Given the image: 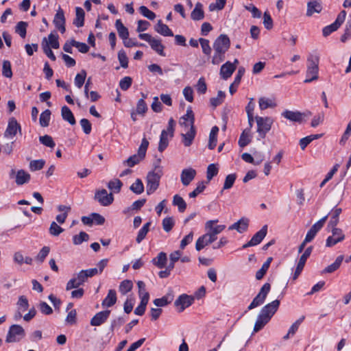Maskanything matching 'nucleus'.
Masks as SVG:
<instances>
[{
  "mask_svg": "<svg viewBox=\"0 0 351 351\" xmlns=\"http://www.w3.org/2000/svg\"><path fill=\"white\" fill-rule=\"evenodd\" d=\"M350 37H351V19L348 21L346 24L344 33L341 36V41L343 43H345Z\"/></svg>",
  "mask_w": 351,
  "mask_h": 351,
  "instance_id": "64",
  "label": "nucleus"
},
{
  "mask_svg": "<svg viewBox=\"0 0 351 351\" xmlns=\"http://www.w3.org/2000/svg\"><path fill=\"white\" fill-rule=\"evenodd\" d=\"M282 116L291 121L301 123L305 114L299 111L286 110L282 113Z\"/></svg>",
  "mask_w": 351,
  "mask_h": 351,
  "instance_id": "21",
  "label": "nucleus"
},
{
  "mask_svg": "<svg viewBox=\"0 0 351 351\" xmlns=\"http://www.w3.org/2000/svg\"><path fill=\"white\" fill-rule=\"evenodd\" d=\"M95 199L97 200L101 205L108 206L113 202L114 197L112 193H108L106 189H101L96 191Z\"/></svg>",
  "mask_w": 351,
  "mask_h": 351,
  "instance_id": "12",
  "label": "nucleus"
},
{
  "mask_svg": "<svg viewBox=\"0 0 351 351\" xmlns=\"http://www.w3.org/2000/svg\"><path fill=\"white\" fill-rule=\"evenodd\" d=\"M242 344V341L240 337H235L230 339L228 343V351H239L240 347Z\"/></svg>",
  "mask_w": 351,
  "mask_h": 351,
  "instance_id": "43",
  "label": "nucleus"
},
{
  "mask_svg": "<svg viewBox=\"0 0 351 351\" xmlns=\"http://www.w3.org/2000/svg\"><path fill=\"white\" fill-rule=\"evenodd\" d=\"M206 235L204 234L200 237L198 238V239L196 241L195 243V249L197 251L202 250L205 246L210 244V241L208 240V237L206 239Z\"/></svg>",
  "mask_w": 351,
  "mask_h": 351,
  "instance_id": "56",
  "label": "nucleus"
},
{
  "mask_svg": "<svg viewBox=\"0 0 351 351\" xmlns=\"http://www.w3.org/2000/svg\"><path fill=\"white\" fill-rule=\"evenodd\" d=\"M271 289V285L269 283H265L263 287L261 288L258 293L256 296L253 299L252 302L248 306L247 309L252 310L261 304H263L265 300V298Z\"/></svg>",
  "mask_w": 351,
  "mask_h": 351,
  "instance_id": "7",
  "label": "nucleus"
},
{
  "mask_svg": "<svg viewBox=\"0 0 351 351\" xmlns=\"http://www.w3.org/2000/svg\"><path fill=\"white\" fill-rule=\"evenodd\" d=\"M149 44L150 45L152 49L157 52L159 55L165 56V53H164L165 46L161 43L160 40L153 38Z\"/></svg>",
  "mask_w": 351,
  "mask_h": 351,
  "instance_id": "36",
  "label": "nucleus"
},
{
  "mask_svg": "<svg viewBox=\"0 0 351 351\" xmlns=\"http://www.w3.org/2000/svg\"><path fill=\"white\" fill-rule=\"evenodd\" d=\"M137 286L138 288V295L141 300L145 299V300H149V294L145 289V282L143 281H138Z\"/></svg>",
  "mask_w": 351,
  "mask_h": 351,
  "instance_id": "52",
  "label": "nucleus"
},
{
  "mask_svg": "<svg viewBox=\"0 0 351 351\" xmlns=\"http://www.w3.org/2000/svg\"><path fill=\"white\" fill-rule=\"evenodd\" d=\"M117 302V293L115 290L110 289L108 291L107 296L101 302L103 307H111Z\"/></svg>",
  "mask_w": 351,
  "mask_h": 351,
  "instance_id": "25",
  "label": "nucleus"
},
{
  "mask_svg": "<svg viewBox=\"0 0 351 351\" xmlns=\"http://www.w3.org/2000/svg\"><path fill=\"white\" fill-rule=\"evenodd\" d=\"M257 123V132L262 138H265L266 134L271 130L274 120L271 117H261L256 116L255 117Z\"/></svg>",
  "mask_w": 351,
  "mask_h": 351,
  "instance_id": "5",
  "label": "nucleus"
},
{
  "mask_svg": "<svg viewBox=\"0 0 351 351\" xmlns=\"http://www.w3.org/2000/svg\"><path fill=\"white\" fill-rule=\"evenodd\" d=\"M123 183L119 179H114L108 183V188L115 193L120 192Z\"/></svg>",
  "mask_w": 351,
  "mask_h": 351,
  "instance_id": "48",
  "label": "nucleus"
},
{
  "mask_svg": "<svg viewBox=\"0 0 351 351\" xmlns=\"http://www.w3.org/2000/svg\"><path fill=\"white\" fill-rule=\"evenodd\" d=\"M322 134H311L304 137L300 140V146L302 150H304L307 145L311 143L313 140L318 139L322 136Z\"/></svg>",
  "mask_w": 351,
  "mask_h": 351,
  "instance_id": "40",
  "label": "nucleus"
},
{
  "mask_svg": "<svg viewBox=\"0 0 351 351\" xmlns=\"http://www.w3.org/2000/svg\"><path fill=\"white\" fill-rule=\"evenodd\" d=\"M312 250H313L312 246L308 247L305 250L304 252L300 256L299 261L298 263L296 269L295 270L294 274H293V280L297 279L298 277L299 276V275L300 274V273L302 272V271L305 265L307 258L310 256V255L312 252Z\"/></svg>",
  "mask_w": 351,
  "mask_h": 351,
  "instance_id": "16",
  "label": "nucleus"
},
{
  "mask_svg": "<svg viewBox=\"0 0 351 351\" xmlns=\"http://www.w3.org/2000/svg\"><path fill=\"white\" fill-rule=\"evenodd\" d=\"M155 30L158 34L165 36H173V32L169 29V27L162 23L161 20H159L157 23V24L155 26Z\"/></svg>",
  "mask_w": 351,
  "mask_h": 351,
  "instance_id": "28",
  "label": "nucleus"
},
{
  "mask_svg": "<svg viewBox=\"0 0 351 351\" xmlns=\"http://www.w3.org/2000/svg\"><path fill=\"white\" fill-rule=\"evenodd\" d=\"M168 135L167 131H165V130L162 131L158 147L160 152H162L169 145Z\"/></svg>",
  "mask_w": 351,
  "mask_h": 351,
  "instance_id": "41",
  "label": "nucleus"
},
{
  "mask_svg": "<svg viewBox=\"0 0 351 351\" xmlns=\"http://www.w3.org/2000/svg\"><path fill=\"white\" fill-rule=\"evenodd\" d=\"M194 301L192 296L186 294H182L180 295L174 302V305L178 308V312H182L186 308L191 306Z\"/></svg>",
  "mask_w": 351,
  "mask_h": 351,
  "instance_id": "14",
  "label": "nucleus"
},
{
  "mask_svg": "<svg viewBox=\"0 0 351 351\" xmlns=\"http://www.w3.org/2000/svg\"><path fill=\"white\" fill-rule=\"evenodd\" d=\"M269 319L258 314L256 321L254 324V332H257L261 330L269 322Z\"/></svg>",
  "mask_w": 351,
  "mask_h": 351,
  "instance_id": "45",
  "label": "nucleus"
},
{
  "mask_svg": "<svg viewBox=\"0 0 351 351\" xmlns=\"http://www.w3.org/2000/svg\"><path fill=\"white\" fill-rule=\"evenodd\" d=\"M173 295L171 293H168L161 298H157L154 300V304L156 306H165L172 302Z\"/></svg>",
  "mask_w": 351,
  "mask_h": 351,
  "instance_id": "39",
  "label": "nucleus"
},
{
  "mask_svg": "<svg viewBox=\"0 0 351 351\" xmlns=\"http://www.w3.org/2000/svg\"><path fill=\"white\" fill-rule=\"evenodd\" d=\"M18 310L22 312L27 310L29 308V302L27 298L24 295H21L17 302Z\"/></svg>",
  "mask_w": 351,
  "mask_h": 351,
  "instance_id": "63",
  "label": "nucleus"
},
{
  "mask_svg": "<svg viewBox=\"0 0 351 351\" xmlns=\"http://www.w3.org/2000/svg\"><path fill=\"white\" fill-rule=\"evenodd\" d=\"M9 176L11 179H15V182L18 186L28 183L31 179L30 174L24 169H20L16 171L12 169L10 171Z\"/></svg>",
  "mask_w": 351,
  "mask_h": 351,
  "instance_id": "10",
  "label": "nucleus"
},
{
  "mask_svg": "<svg viewBox=\"0 0 351 351\" xmlns=\"http://www.w3.org/2000/svg\"><path fill=\"white\" fill-rule=\"evenodd\" d=\"M45 164V161L43 159L33 160L30 161L29 168L31 171H36L41 170Z\"/></svg>",
  "mask_w": 351,
  "mask_h": 351,
  "instance_id": "50",
  "label": "nucleus"
},
{
  "mask_svg": "<svg viewBox=\"0 0 351 351\" xmlns=\"http://www.w3.org/2000/svg\"><path fill=\"white\" fill-rule=\"evenodd\" d=\"M162 171L160 166L156 167L154 171H150L147 176V193L152 194L159 186Z\"/></svg>",
  "mask_w": 351,
  "mask_h": 351,
  "instance_id": "3",
  "label": "nucleus"
},
{
  "mask_svg": "<svg viewBox=\"0 0 351 351\" xmlns=\"http://www.w3.org/2000/svg\"><path fill=\"white\" fill-rule=\"evenodd\" d=\"M49 232L51 235L58 237L64 232V229L58 226L56 222L52 221L50 225Z\"/></svg>",
  "mask_w": 351,
  "mask_h": 351,
  "instance_id": "59",
  "label": "nucleus"
},
{
  "mask_svg": "<svg viewBox=\"0 0 351 351\" xmlns=\"http://www.w3.org/2000/svg\"><path fill=\"white\" fill-rule=\"evenodd\" d=\"M25 335L23 328L18 324L12 325L6 336L5 341L7 343H14L19 341Z\"/></svg>",
  "mask_w": 351,
  "mask_h": 351,
  "instance_id": "6",
  "label": "nucleus"
},
{
  "mask_svg": "<svg viewBox=\"0 0 351 351\" xmlns=\"http://www.w3.org/2000/svg\"><path fill=\"white\" fill-rule=\"evenodd\" d=\"M172 204L173 206H177L178 210L183 213L186 208V204L184 199L179 195H175L173 197Z\"/></svg>",
  "mask_w": 351,
  "mask_h": 351,
  "instance_id": "42",
  "label": "nucleus"
},
{
  "mask_svg": "<svg viewBox=\"0 0 351 351\" xmlns=\"http://www.w3.org/2000/svg\"><path fill=\"white\" fill-rule=\"evenodd\" d=\"M191 17L193 21H200L204 18L203 5L201 3L197 2L195 4V8L191 12Z\"/></svg>",
  "mask_w": 351,
  "mask_h": 351,
  "instance_id": "29",
  "label": "nucleus"
},
{
  "mask_svg": "<svg viewBox=\"0 0 351 351\" xmlns=\"http://www.w3.org/2000/svg\"><path fill=\"white\" fill-rule=\"evenodd\" d=\"M251 142V132L250 129H245L239 139V145L241 147L247 146Z\"/></svg>",
  "mask_w": 351,
  "mask_h": 351,
  "instance_id": "32",
  "label": "nucleus"
},
{
  "mask_svg": "<svg viewBox=\"0 0 351 351\" xmlns=\"http://www.w3.org/2000/svg\"><path fill=\"white\" fill-rule=\"evenodd\" d=\"M151 226V222H147L143 225V226L139 230L136 241L138 243H140L146 237L147 232L149 230V226Z\"/></svg>",
  "mask_w": 351,
  "mask_h": 351,
  "instance_id": "44",
  "label": "nucleus"
},
{
  "mask_svg": "<svg viewBox=\"0 0 351 351\" xmlns=\"http://www.w3.org/2000/svg\"><path fill=\"white\" fill-rule=\"evenodd\" d=\"M218 222V219L215 220H209L206 222L205 223V228L206 230H210L213 234L217 235L218 234L221 233L226 228L224 225H218L215 227H214V224L217 223Z\"/></svg>",
  "mask_w": 351,
  "mask_h": 351,
  "instance_id": "26",
  "label": "nucleus"
},
{
  "mask_svg": "<svg viewBox=\"0 0 351 351\" xmlns=\"http://www.w3.org/2000/svg\"><path fill=\"white\" fill-rule=\"evenodd\" d=\"M61 114L62 117V119L64 121H68L71 125H75V119L73 116V112L69 109V107L66 106H64L61 108Z\"/></svg>",
  "mask_w": 351,
  "mask_h": 351,
  "instance_id": "31",
  "label": "nucleus"
},
{
  "mask_svg": "<svg viewBox=\"0 0 351 351\" xmlns=\"http://www.w3.org/2000/svg\"><path fill=\"white\" fill-rule=\"evenodd\" d=\"M258 106L260 109L263 110L269 108H275L277 106V104L274 98L261 97L258 99Z\"/></svg>",
  "mask_w": 351,
  "mask_h": 351,
  "instance_id": "24",
  "label": "nucleus"
},
{
  "mask_svg": "<svg viewBox=\"0 0 351 351\" xmlns=\"http://www.w3.org/2000/svg\"><path fill=\"white\" fill-rule=\"evenodd\" d=\"M42 46H43V51L46 54V56L49 59H51L52 61H55L56 58L53 52L51 49L50 47L49 46V44L47 43V40L46 38H43V43H42Z\"/></svg>",
  "mask_w": 351,
  "mask_h": 351,
  "instance_id": "55",
  "label": "nucleus"
},
{
  "mask_svg": "<svg viewBox=\"0 0 351 351\" xmlns=\"http://www.w3.org/2000/svg\"><path fill=\"white\" fill-rule=\"evenodd\" d=\"M51 111L49 109L45 110L40 115L39 122L42 127H47L51 119Z\"/></svg>",
  "mask_w": 351,
  "mask_h": 351,
  "instance_id": "47",
  "label": "nucleus"
},
{
  "mask_svg": "<svg viewBox=\"0 0 351 351\" xmlns=\"http://www.w3.org/2000/svg\"><path fill=\"white\" fill-rule=\"evenodd\" d=\"M267 233V226L265 225L262 228L257 232L252 239L245 244L243 245V248H247L252 246H255L259 244L265 237Z\"/></svg>",
  "mask_w": 351,
  "mask_h": 351,
  "instance_id": "13",
  "label": "nucleus"
},
{
  "mask_svg": "<svg viewBox=\"0 0 351 351\" xmlns=\"http://www.w3.org/2000/svg\"><path fill=\"white\" fill-rule=\"evenodd\" d=\"M53 23L56 26V27L65 24V17L64 11L60 7L59 9L57 10V12L55 15L54 19H53Z\"/></svg>",
  "mask_w": 351,
  "mask_h": 351,
  "instance_id": "46",
  "label": "nucleus"
},
{
  "mask_svg": "<svg viewBox=\"0 0 351 351\" xmlns=\"http://www.w3.org/2000/svg\"><path fill=\"white\" fill-rule=\"evenodd\" d=\"M89 239V235L85 232H80L79 234L73 237V243L74 245H80L84 241Z\"/></svg>",
  "mask_w": 351,
  "mask_h": 351,
  "instance_id": "57",
  "label": "nucleus"
},
{
  "mask_svg": "<svg viewBox=\"0 0 351 351\" xmlns=\"http://www.w3.org/2000/svg\"><path fill=\"white\" fill-rule=\"evenodd\" d=\"M226 95L225 93L222 90H219L217 93V97H212L210 99V102L212 106L217 107V106L220 105L225 97Z\"/></svg>",
  "mask_w": 351,
  "mask_h": 351,
  "instance_id": "60",
  "label": "nucleus"
},
{
  "mask_svg": "<svg viewBox=\"0 0 351 351\" xmlns=\"http://www.w3.org/2000/svg\"><path fill=\"white\" fill-rule=\"evenodd\" d=\"M230 46V40L226 34H220L213 43V49L216 52L226 53Z\"/></svg>",
  "mask_w": 351,
  "mask_h": 351,
  "instance_id": "8",
  "label": "nucleus"
},
{
  "mask_svg": "<svg viewBox=\"0 0 351 351\" xmlns=\"http://www.w3.org/2000/svg\"><path fill=\"white\" fill-rule=\"evenodd\" d=\"M39 141L43 145L52 149L56 146V143L53 138L48 134L40 136Z\"/></svg>",
  "mask_w": 351,
  "mask_h": 351,
  "instance_id": "53",
  "label": "nucleus"
},
{
  "mask_svg": "<svg viewBox=\"0 0 351 351\" xmlns=\"http://www.w3.org/2000/svg\"><path fill=\"white\" fill-rule=\"evenodd\" d=\"M219 132L217 126H213L209 134V142L208 147L210 149H213L217 145V135Z\"/></svg>",
  "mask_w": 351,
  "mask_h": 351,
  "instance_id": "37",
  "label": "nucleus"
},
{
  "mask_svg": "<svg viewBox=\"0 0 351 351\" xmlns=\"http://www.w3.org/2000/svg\"><path fill=\"white\" fill-rule=\"evenodd\" d=\"M21 125L18 123L16 119L14 117H11L8 121L4 136L6 138H13L16 134L17 131H21Z\"/></svg>",
  "mask_w": 351,
  "mask_h": 351,
  "instance_id": "17",
  "label": "nucleus"
},
{
  "mask_svg": "<svg viewBox=\"0 0 351 351\" xmlns=\"http://www.w3.org/2000/svg\"><path fill=\"white\" fill-rule=\"evenodd\" d=\"M236 70V64H232L230 61L223 64L220 69V75L223 80H226L232 75Z\"/></svg>",
  "mask_w": 351,
  "mask_h": 351,
  "instance_id": "20",
  "label": "nucleus"
},
{
  "mask_svg": "<svg viewBox=\"0 0 351 351\" xmlns=\"http://www.w3.org/2000/svg\"><path fill=\"white\" fill-rule=\"evenodd\" d=\"M2 75L8 78L12 77L11 63L9 60H3L2 64Z\"/></svg>",
  "mask_w": 351,
  "mask_h": 351,
  "instance_id": "54",
  "label": "nucleus"
},
{
  "mask_svg": "<svg viewBox=\"0 0 351 351\" xmlns=\"http://www.w3.org/2000/svg\"><path fill=\"white\" fill-rule=\"evenodd\" d=\"M58 210L60 212H63V213L58 215L56 217V219L59 223L62 224L66 221V219L68 216V213L71 210V207L64 205H59L58 206Z\"/></svg>",
  "mask_w": 351,
  "mask_h": 351,
  "instance_id": "34",
  "label": "nucleus"
},
{
  "mask_svg": "<svg viewBox=\"0 0 351 351\" xmlns=\"http://www.w3.org/2000/svg\"><path fill=\"white\" fill-rule=\"evenodd\" d=\"M194 123V113L191 109V107H189L186 110V114L180 118L179 124L180 126L184 128V130H186L191 128L192 126H195Z\"/></svg>",
  "mask_w": 351,
  "mask_h": 351,
  "instance_id": "15",
  "label": "nucleus"
},
{
  "mask_svg": "<svg viewBox=\"0 0 351 351\" xmlns=\"http://www.w3.org/2000/svg\"><path fill=\"white\" fill-rule=\"evenodd\" d=\"M167 261V254L165 252H161L158 254L156 258L152 260V263L158 268L162 269L165 267Z\"/></svg>",
  "mask_w": 351,
  "mask_h": 351,
  "instance_id": "38",
  "label": "nucleus"
},
{
  "mask_svg": "<svg viewBox=\"0 0 351 351\" xmlns=\"http://www.w3.org/2000/svg\"><path fill=\"white\" fill-rule=\"evenodd\" d=\"M199 42L201 45L203 53L206 56H210L211 53V47L209 44V40L205 38H200Z\"/></svg>",
  "mask_w": 351,
  "mask_h": 351,
  "instance_id": "62",
  "label": "nucleus"
},
{
  "mask_svg": "<svg viewBox=\"0 0 351 351\" xmlns=\"http://www.w3.org/2000/svg\"><path fill=\"white\" fill-rule=\"evenodd\" d=\"M346 12L342 10L338 14L335 21L330 25L326 26L322 30L323 36L326 37L329 36L332 32L337 30L339 27L343 24L346 19Z\"/></svg>",
  "mask_w": 351,
  "mask_h": 351,
  "instance_id": "9",
  "label": "nucleus"
},
{
  "mask_svg": "<svg viewBox=\"0 0 351 351\" xmlns=\"http://www.w3.org/2000/svg\"><path fill=\"white\" fill-rule=\"evenodd\" d=\"M115 27L119 37L123 40H127L129 37V32L128 28L123 24L121 19H117L116 21Z\"/></svg>",
  "mask_w": 351,
  "mask_h": 351,
  "instance_id": "30",
  "label": "nucleus"
},
{
  "mask_svg": "<svg viewBox=\"0 0 351 351\" xmlns=\"http://www.w3.org/2000/svg\"><path fill=\"white\" fill-rule=\"evenodd\" d=\"M196 176V171L190 167L184 169L180 175V180L184 186H188L193 180Z\"/></svg>",
  "mask_w": 351,
  "mask_h": 351,
  "instance_id": "19",
  "label": "nucleus"
},
{
  "mask_svg": "<svg viewBox=\"0 0 351 351\" xmlns=\"http://www.w3.org/2000/svg\"><path fill=\"white\" fill-rule=\"evenodd\" d=\"M132 287H133V284L131 280H125L122 281L119 285V291L122 294L125 295L131 291V289H132Z\"/></svg>",
  "mask_w": 351,
  "mask_h": 351,
  "instance_id": "58",
  "label": "nucleus"
},
{
  "mask_svg": "<svg viewBox=\"0 0 351 351\" xmlns=\"http://www.w3.org/2000/svg\"><path fill=\"white\" fill-rule=\"evenodd\" d=\"M249 220L247 218H241L238 221L229 226L228 230H236L239 233H243L247 230Z\"/></svg>",
  "mask_w": 351,
  "mask_h": 351,
  "instance_id": "23",
  "label": "nucleus"
},
{
  "mask_svg": "<svg viewBox=\"0 0 351 351\" xmlns=\"http://www.w3.org/2000/svg\"><path fill=\"white\" fill-rule=\"evenodd\" d=\"M85 12L82 8H75V19L73 23L78 27H82L84 23Z\"/></svg>",
  "mask_w": 351,
  "mask_h": 351,
  "instance_id": "35",
  "label": "nucleus"
},
{
  "mask_svg": "<svg viewBox=\"0 0 351 351\" xmlns=\"http://www.w3.org/2000/svg\"><path fill=\"white\" fill-rule=\"evenodd\" d=\"M343 260V256L340 255L337 257L335 261L331 265L326 267L323 271L322 274H330L338 269Z\"/></svg>",
  "mask_w": 351,
  "mask_h": 351,
  "instance_id": "33",
  "label": "nucleus"
},
{
  "mask_svg": "<svg viewBox=\"0 0 351 351\" xmlns=\"http://www.w3.org/2000/svg\"><path fill=\"white\" fill-rule=\"evenodd\" d=\"M27 25V22H19L15 27V32L19 34L21 38H24L26 36Z\"/></svg>",
  "mask_w": 351,
  "mask_h": 351,
  "instance_id": "51",
  "label": "nucleus"
},
{
  "mask_svg": "<svg viewBox=\"0 0 351 351\" xmlns=\"http://www.w3.org/2000/svg\"><path fill=\"white\" fill-rule=\"evenodd\" d=\"M280 305V300H275L272 301L271 302L266 304L264 306L261 311L260 315H261L263 317H265L267 319L270 320L272 316L275 314V313L278 309Z\"/></svg>",
  "mask_w": 351,
  "mask_h": 351,
  "instance_id": "11",
  "label": "nucleus"
},
{
  "mask_svg": "<svg viewBox=\"0 0 351 351\" xmlns=\"http://www.w3.org/2000/svg\"><path fill=\"white\" fill-rule=\"evenodd\" d=\"M149 146V141L146 138H143L141 141V144L138 149V152L130 156L124 163H126L130 167H134L135 165L138 164L143 160L146 155V152Z\"/></svg>",
  "mask_w": 351,
  "mask_h": 351,
  "instance_id": "4",
  "label": "nucleus"
},
{
  "mask_svg": "<svg viewBox=\"0 0 351 351\" xmlns=\"http://www.w3.org/2000/svg\"><path fill=\"white\" fill-rule=\"evenodd\" d=\"M322 6L317 1H311L307 3L306 16H311L314 13H319Z\"/></svg>",
  "mask_w": 351,
  "mask_h": 351,
  "instance_id": "27",
  "label": "nucleus"
},
{
  "mask_svg": "<svg viewBox=\"0 0 351 351\" xmlns=\"http://www.w3.org/2000/svg\"><path fill=\"white\" fill-rule=\"evenodd\" d=\"M341 213V208H336L332 214V216L328 224V228H331L332 233L333 234V236H338L337 239H333L332 237H328L326 239V245L327 247H332L337 244L339 242L342 241L344 238L345 235L343 233V231L340 228H336V226L337 225L339 222V216Z\"/></svg>",
  "mask_w": 351,
  "mask_h": 351,
  "instance_id": "1",
  "label": "nucleus"
},
{
  "mask_svg": "<svg viewBox=\"0 0 351 351\" xmlns=\"http://www.w3.org/2000/svg\"><path fill=\"white\" fill-rule=\"evenodd\" d=\"M130 189L135 194L140 195L144 191V185L141 179H136L130 187Z\"/></svg>",
  "mask_w": 351,
  "mask_h": 351,
  "instance_id": "49",
  "label": "nucleus"
},
{
  "mask_svg": "<svg viewBox=\"0 0 351 351\" xmlns=\"http://www.w3.org/2000/svg\"><path fill=\"white\" fill-rule=\"evenodd\" d=\"M86 77V72L85 70H82L80 73L75 75V84L78 88H80L83 86Z\"/></svg>",
  "mask_w": 351,
  "mask_h": 351,
  "instance_id": "61",
  "label": "nucleus"
},
{
  "mask_svg": "<svg viewBox=\"0 0 351 351\" xmlns=\"http://www.w3.org/2000/svg\"><path fill=\"white\" fill-rule=\"evenodd\" d=\"M185 133L181 134L182 138V143L185 147H189L192 143L195 137L196 130L195 126H192L191 128L185 130Z\"/></svg>",
  "mask_w": 351,
  "mask_h": 351,
  "instance_id": "22",
  "label": "nucleus"
},
{
  "mask_svg": "<svg viewBox=\"0 0 351 351\" xmlns=\"http://www.w3.org/2000/svg\"><path fill=\"white\" fill-rule=\"evenodd\" d=\"M110 314V310H105L97 313L90 319V324L93 326H99L106 322Z\"/></svg>",
  "mask_w": 351,
  "mask_h": 351,
  "instance_id": "18",
  "label": "nucleus"
},
{
  "mask_svg": "<svg viewBox=\"0 0 351 351\" xmlns=\"http://www.w3.org/2000/svg\"><path fill=\"white\" fill-rule=\"evenodd\" d=\"M319 58L317 55L309 54L307 58L306 77L304 83H310L318 79Z\"/></svg>",
  "mask_w": 351,
  "mask_h": 351,
  "instance_id": "2",
  "label": "nucleus"
}]
</instances>
